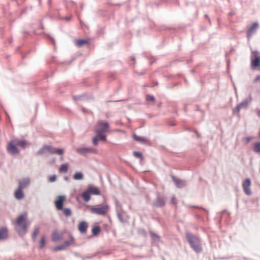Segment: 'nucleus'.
Listing matches in <instances>:
<instances>
[{
    "label": "nucleus",
    "mask_w": 260,
    "mask_h": 260,
    "mask_svg": "<svg viewBox=\"0 0 260 260\" xmlns=\"http://www.w3.org/2000/svg\"><path fill=\"white\" fill-rule=\"evenodd\" d=\"M40 228L39 227H36L34 232L32 234V237L34 240H35L37 235L39 233Z\"/></svg>",
    "instance_id": "nucleus-27"
},
{
    "label": "nucleus",
    "mask_w": 260,
    "mask_h": 260,
    "mask_svg": "<svg viewBox=\"0 0 260 260\" xmlns=\"http://www.w3.org/2000/svg\"><path fill=\"white\" fill-rule=\"evenodd\" d=\"M22 190L23 189L18 187V188L15 190L14 192V197L16 199L21 200L24 198V194Z\"/></svg>",
    "instance_id": "nucleus-14"
},
{
    "label": "nucleus",
    "mask_w": 260,
    "mask_h": 260,
    "mask_svg": "<svg viewBox=\"0 0 260 260\" xmlns=\"http://www.w3.org/2000/svg\"><path fill=\"white\" fill-rule=\"evenodd\" d=\"M76 45L80 47L83 46V45L87 44L88 43V41L86 40H79L76 41Z\"/></svg>",
    "instance_id": "nucleus-21"
},
{
    "label": "nucleus",
    "mask_w": 260,
    "mask_h": 260,
    "mask_svg": "<svg viewBox=\"0 0 260 260\" xmlns=\"http://www.w3.org/2000/svg\"><path fill=\"white\" fill-rule=\"evenodd\" d=\"M63 248V246H58V247H56L54 248V250L55 251H57V250H61Z\"/></svg>",
    "instance_id": "nucleus-38"
},
{
    "label": "nucleus",
    "mask_w": 260,
    "mask_h": 260,
    "mask_svg": "<svg viewBox=\"0 0 260 260\" xmlns=\"http://www.w3.org/2000/svg\"><path fill=\"white\" fill-rule=\"evenodd\" d=\"M109 127L107 122L99 121L97 122L94 129L96 136L92 138V143L94 145H98L99 140H106V135L105 134L108 131Z\"/></svg>",
    "instance_id": "nucleus-1"
},
{
    "label": "nucleus",
    "mask_w": 260,
    "mask_h": 260,
    "mask_svg": "<svg viewBox=\"0 0 260 260\" xmlns=\"http://www.w3.org/2000/svg\"><path fill=\"white\" fill-rule=\"evenodd\" d=\"M260 65V57L258 56H255L253 58L251 59V66L253 69H256Z\"/></svg>",
    "instance_id": "nucleus-13"
},
{
    "label": "nucleus",
    "mask_w": 260,
    "mask_h": 260,
    "mask_svg": "<svg viewBox=\"0 0 260 260\" xmlns=\"http://www.w3.org/2000/svg\"><path fill=\"white\" fill-rule=\"evenodd\" d=\"M150 234L152 237H153L157 239H159V237L157 235H156L154 233H151Z\"/></svg>",
    "instance_id": "nucleus-39"
},
{
    "label": "nucleus",
    "mask_w": 260,
    "mask_h": 260,
    "mask_svg": "<svg viewBox=\"0 0 260 260\" xmlns=\"http://www.w3.org/2000/svg\"><path fill=\"white\" fill-rule=\"evenodd\" d=\"M88 223L85 221H81L78 224V230L81 234H85L87 232Z\"/></svg>",
    "instance_id": "nucleus-11"
},
{
    "label": "nucleus",
    "mask_w": 260,
    "mask_h": 260,
    "mask_svg": "<svg viewBox=\"0 0 260 260\" xmlns=\"http://www.w3.org/2000/svg\"><path fill=\"white\" fill-rule=\"evenodd\" d=\"M63 214L66 216H71L72 212L69 208H64L62 210Z\"/></svg>",
    "instance_id": "nucleus-29"
},
{
    "label": "nucleus",
    "mask_w": 260,
    "mask_h": 260,
    "mask_svg": "<svg viewBox=\"0 0 260 260\" xmlns=\"http://www.w3.org/2000/svg\"><path fill=\"white\" fill-rule=\"evenodd\" d=\"M258 27L257 22L253 23L248 28L247 32V36L249 39L251 36L256 31Z\"/></svg>",
    "instance_id": "nucleus-10"
},
{
    "label": "nucleus",
    "mask_w": 260,
    "mask_h": 260,
    "mask_svg": "<svg viewBox=\"0 0 260 260\" xmlns=\"http://www.w3.org/2000/svg\"><path fill=\"white\" fill-rule=\"evenodd\" d=\"M66 197L63 196H59L54 202L55 206L58 210L63 209V203L66 201Z\"/></svg>",
    "instance_id": "nucleus-6"
},
{
    "label": "nucleus",
    "mask_w": 260,
    "mask_h": 260,
    "mask_svg": "<svg viewBox=\"0 0 260 260\" xmlns=\"http://www.w3.org/2000/svg\"><path fill=\"white\" fill-rule=\"evenodd\" d=\"M82 197L84 201L88 202L90 199V194L89 192L87 190L82 194Z\"/></svg>",
    "instance_id": "nucleus-19"
},
{
    "label": "nucleus",
    "mask_w": 260,
    "mask_h": 260,
    "mask_svg": "<svg viewBox=\"0 0 260 260\" xmlns=\"http://www.w3.org/2000/svg\"><path fill=\"white\" fill-rule=\"evenodd\" d=\"M247 105L246 103H241L238 105L236 108L233 110V112L235 113H238L239 112L240 109L243 108H246Z\"/></svg>",
    "instance_id": "nucleus-18"
},
{
    "label": "nucleus",
    "mask_w": 260,
    "mask_h": 260,
    "mask_svg": "<svg viewBox=\"0 0 260 260\" xmlns=\"http://www.w3.org/2000/svg\"><path fill=\"white\" fill-rule=\"evenodd\" d=\"M101 231V228L99 225L94 226L92 229V233L94 236L98 235Z\"/></svg>",
    "instance_id": "nucleus-22"
},
{
    "label": "nucleus",
    "mask_w": 260,
    "mask_h": 260,
    "mask_svg": "<svg viewBox=\"0 0 260 260\" xmlns=\"http://www.w3.org/2000/svg\"><path fill=\"white\" fill-rule=\"evenodd\" d=\"M30 183V179L28 178H23L18 181V187L24 189L26 188Z\"/></svg>",
    "instance_id": "nucleus-12"
},
{
    "label": "nucleus",
    "mask_w": 260,
    "mask_h": 260,
    "mask_svg": "<svg viewBox=\"0 0 260 260\" xmlns=\"http://www.w3.org/2000/svg\"><path fill=\"white\" fill-rule=\"evenodd\" d=\"M68 170V166L66 164H62L59 169L60 172L67 173Z\"/></svg>",
    "instance_id": "nucleus-23"
},
{
    "label": "nucleus",
    "mask_w": 260,
    "mask_h": 260,
    "mask_svg": "<svg viewBox=\"0 0 260 260\" xmlns=\"http://www.w3.org/2000/svg\"><path fill=\"white\" fill-rule=\"evenodd\" d=\"M146 100L147 101H151L153 103H154L155 102V98L152 95H147L146 96Z\"/></svg>",
    "instance_id": "nucleus-33"
},
{
    "label": "nucleus",
    "mask_w": 260,
    "mask_h": 260,
    "mask_svg": "<svg viewBox=\"0 0 260 260\" xmlns=\"http://www.w3.org/2000/svg\"><path fill=\"white\" fill-rule=\"evenodd\" d=\"M186 239L192 249L196 252L199 253L202 251V247L200 239L191 233L186 234Z\"/></svg>",
    "instance_id": "nucleus-4"
},
{
    "label": "nucleus",
    "mask_w": 260,
    "mask_h": 260,
    "mask_svg": "<svg viewBox=\"0 0 260 260\" xmlns=\"http://www.w3.org/2000/svg\"><path fill=\"white\" fill-rule=\"evenodd\" d=\"M56 179V177L55 175H52L51 176H50L49 178V182H54Z\"/></svg>",
    "instance_id": "nucleus-36"
},
{
    "label": "nucleus",
    "mask_w": 260,
    "mask_h": 260,
    "mask_svg": "<svg viewBox=\"0 0 260 260\" xmlns=\"http://www.w3.org/2000/svg\"><path fill=\"white\" fill-rule=\"evenodd\" d=\"M251 185V180L249 178L246 179L242 183L243 189L246 194H251L250 186Z\"/></svg>",
    "instance_id": "nucleus-7"
},
{
    "label": "nucleus",
    "mask_w": 260,
    "mask_h": 260,
    "mask_svg": "<svg viewBox=\"0 0 260 260\" xmlns=\"http://www.w3.org/2000/svg\"><path fill=\"white\" fill-rule=\"evenodd\" d=\"M109 207L108 205H99L90 209L91 213L98 215H105L109 211Z\"/></svg>",
    "instance_id": "nucleus-5"
},
{
    "label": "nucleus",
    "mask_w": 260,
    "mask_h": 260,
    "mask_svg": "<svg viewBox=\"0 0 260 260\" xmlns=\"http://www.w3.org/2000/svg\"><path fill=\"white\" fill-rule=\"evenodd\" d=\"M8 231L6 228H2L0 229V239H3L7 237Z\"/></svg>",
    "instance_id": "nucleus-17"
},
{
    "label": "nucleus",
    "mask_w": 260,
    "mask_h": 260,
    "mask_svg": "<svg viewBox=\"0 0 260 260\" xmlns=\"http://www.w3.org/2000/svg\"><path fill=\"white\" fill-rule=\"evenodd\" d=\"M29 144L26 140L16 139L10 141L8 143L6 148L9 153L15 155L19 153V150L17 146L24 149Z\"/></svg>",
    "instance_id": "nucleus-3"
},
{
    "label": "nucleus",
    "mask_w": 260,
    "mask_h": 260,
    "mask_svg": "<svg viewBox=\"0 0 260 260\" xmlns=\"http://www.w3.org/2000/svg\"><path fill=\"white\" fill-rule=\"evenodd\" d=\"M45 244V237L44 236H42L40 242V248H42L44 247Z\"/></svg>",
    "instance_id": "nucleus-31"
},
{
    "label": "nucleus",
    "mask_w": 260,
    "mask_h": 260,
    "mask_svg": "<svg viewBox=\"0 0 260 260\" xmlns=\"http://www.w3.org/2000/svg\"><path fill=\"white\" fill-rule=\"evenodd\" d=\"M54 149H55V148H53L51 146L46 145V146H43L42 149H41L40 150H39L38 152H37V153H38V154L42 155V154L46 153V152H48L51 154H54Z\"/></svg>",
    "instance_id": "nucleus-8"
},
{
    "label": "nucleus",
    "mask_w": 260,
    "mask_h": 260,
    "mask_svg": "<svg viewBox=\"0 0 260 260\" xmlns=\"http://www.w3.org/2000/svg\"><path fill=\"white\" fill-rule=\"evenodd\" d=\"M83 178V175L81 172H77L73 175L74 180H82Z\"/></svg>",
    "instance_id": "nucleus-20"
},
{
    "label": "nucleus",
    "mask_w": 260,
    "mask_h": 260,
    "mask_svg": "<svg viewBox=\"0 0 260 260\" xmlns=\"http://www.w3.org/2000/svg\"><path fill=\"white\" fill-rule=\"evenodd\" d=\"M77 152L79 153L83 154L87 153H96L97 151L95 149L90 148H79L77 149Z\"/></svg>",
    "instance_id": "nucleus-9"
},
{
    "label": "nucleus",
    "mask_w": 260,
    "mask_h": 260,
    "mask_svg": "<svg viewBox=\"0 0 260 260\" xmlns=\"http://www.w3.org/2000/svg\"><path fill=\"white\" fill-rule=\"evenodd\" d=\"M260 80V75H257L253 81V83H255Z\"/></svg>",
    "instance_id": "nucleus-37"
},
{
    "label": "nucleus",
    "mask_w": 260,
    "mask_h": 260,
    "mask_svg": "<svg viewBox=\"0 0 260 260\" xmlns=\"http://www.w3.org/2000/svg\"><path fill=\"white\" fill-rule=\"evenodd\" d=\"M253 150L256 153L260 152V142H256L254 143Z\"/></svg>",
    "instance_id": "nucleus-26"
},
{
    "label": "nucleus",
    "mask_w": 260,
    "mask_h": 260,
    "mask_svg": "<svg viewBox=\"0 0 260 260\" xmlns=\"http://www.w3.org/2000/svg\"><path fill=\"white\" fill-rule=\"evenodd\" d=\"M29 224L30 223L27 220V213L24 212L16 218L15 230L19 235H24L27 233Z\"/></svg>",
    "instance_id": "nucleus-2"
},
{
    "label": "nucleus",
    "mask_w": 260,
    "mask_h": 260,
    "mask_svg": "<svg viewBox=\"0 0 260 260\" xmlns=\"http://www.w3.org/2000/svg\"><path fill=\"white\" fill-rule=\"evenodd\" d=\"M164 204V201L161 199H157L155 203V205L157 206H163Z\"/></svg>",
    "instance_id": "nucleus-30"
},
{
    "label": "nucleus",
    "mask_w": 260,
    "mask_h": 260,
    "mask_svg": "<svg viewBox=\"0 0 260 260\" xmlns=\"http://www.w3.org/2000/svg\"><path fill=\"white\" fill-rule=\"evenodd\" d=\"M73 240L72 239L64 242V246L67 247V246H70V245H71L73 243Z\"/></svg>",
    "instance_id": "nucleus-35"
},
{
    "label": "nucleus",
    "mask_w": 260,
    "mask_h": 260,
    "mask_svg": "<svg viewBox=\"0 0 260 260\" xmlns=\"http://www.w3.org/2000/svg\"><path fill=\"white\" fill-rule=\"evenodd\" d=\"M64 151L63 149H54V153L57 154L58 155H61L63 154Z\"/></svg>",
    "instance_id": "nucleus-32"
},
{
    "label": "nucleus",
    "mask_w": 260,
    "mask_h": 260,
    "mask_svg": "<svg viewBox=\"0 0 260 260\" xmlns=\"http://www.w3.org/2000/svg\"><path fill=\"white\" fill-rule=\"evenodd\" d=\"M133 137L134 140L138 142H143L146 141L145 138L137 136L136 134H134Z\"/></svg>",
    "instance_id": "nucleus-24"
},
{
    "label": "nucleus",
    "mask_w": 260,
    "mask_h": 260,
    "mask_svg": "<svg viewBox=\"0 0 260 260\" xmlns=\"http://www.w3.org/2000/svg\"><path fill=\"white\" fill-rule=\"evenodd\" d=\"M252 139V137H247L244 138L243 139V141L245 144H248L249 142V141H250Z\"/></svg>",
    "instance_id": "nucleus-34"
},
{
    "label": "nucleus",
    "mask_w": 260,
    "mask_h": 260,
    "mask_svg": "<svg viewBox=\"0 0 260 260\" xmlns=\"http://www.w3.org/2000/svg\"><path fill=\"white\" fill-rule=\"evenodd\" d=\"M52 240L54 241L60 240V236L56 231H54L52 235Z\"/></svg>",
    "instance_id": "nucleus-25"
},
{
    "label": "nucleus",
    "mask_w": 260,
    "mask_h": 260,
    "mask_svg": "<svg viewBox=\"0 0 260 260\" xmlns=\"http://www.w3.org/2000/svg\"><path fill=\"white\" fill-rule=\"evenodd\" d=\"M256 113L258 116L260 117V110H257Z\"/></svg>",
    "instance_id": "nucleus-40"
},
{
    "label": "nucleus",
    "mask_w": 260,
    "mask_h": 260,
    "mask_svg": "<svg viewBox=\"0 0 260 260\" xmlns=\"http://www.w3.org/2000/svg\"><path fill=\"white\" fill-rule=\"evenodd\" d=\"M133 154L136 157L140 158L141 160H143V157L142 154L141 152H137V151H134Z\"/></svg>",
    "instance_id": "nucleus-28"
},
{
    "label": "nucleus",
    "mask_w": 260,
    "mask_h": 260,
    "mask_svg": "<svg viewBox=\"0 0 260 260\" xmlns=\"http://www.w3.org/2000/svg\"><path fill=\"white\" fill-rule=\"evenodd\" d=\"M173 180L178 187H181L185 185L183 181L175 178L174 177H172Z\"/></svg>",
    "instance_id": "nucleus-16"
},
{
    "label": "nucleus",
    "mask_w": 260,
    "mask_h": 260,
    "mask_svg": "<svg viewBox=\"0 0 260 260\" xmlns=\"http://www.w3.org/2000/svg\"><path fill=\"white\" fill-rule=\"evenodd\" d=\"M87 190L89 192L90 194H92L94 195L100 194V191L99 188L93 186H88Z\"/></svg>",
    "instance_id": "nucleus-15"
}]
</instances>
